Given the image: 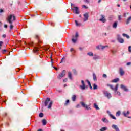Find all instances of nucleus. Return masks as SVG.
<instances>
[{
  "mask_svg": "<svg viewBox=\"0 0 131 131\" xmlns=\"http://www.w3.org/2000/svg\"><path fill=\"white\" fill-rule=\"evenodd\" d=\"M102 77H103V78H107V75L104 74L102 75Z\"/></svg>",
  "mask_w": 131,
  "mask_h": 131,
  "instance_id": "nucleus-41",
  "label": "nucleus"
},
{
  "mask_svg": "<svg viewBox=\"0 0 131 131\" xmlns=\"http://www.w3.org/2000/svg\"><path fill=\"white\" fill-rule=\"evenodd\" d=\"M120 111H118L116 113V116H120Z\"/></svg>",
  "mask_w": 131,
  "mask_h": 131,
  "instance_id": "nucleus-36",
  "label": "nucleus"
},
{
  "mask_svg": "<svg viewBox=\"0 0 131 131\" xmlns=\"http://www.w3.org/2000/svg\"><path fill=\"white\" fill-rule=\"evenodd\" d=\"M6 52H7V50L4 49L2 51V53L3 54H5V53H6Z\"/></svg>",
  "mask_w": 131,
  "mask_h": 131,
  "instance_id": "nucleus-44",
  "label": "nucleus"
},
{
  "mask_svg": "<svg viewBox=\"0 0 131 131\" xmlns=\"http://www.w3.org/2000/svg\"><path fill=\"white\" fill-rule=\"evenodd\" d=\"M67 80H68L67 78L64 79L63 80V82H67Z\"/></svg>",
  "mask_w": 131,
  "mask_h": 131,
  "instance_id": "nucleus-50",
  "label": "nucleus"
},
{
  "mask_svg": "<svg viewBox=\"0 0 131 131\" xmlns=\"http://www.w3.org/2000/svg\"><path fill=\"white\" fill-rule=\"evenodd\" d=\"M93 78L94 81H97V76H96V74H93Z\"/></svg>",
  "mask_w": 131,
  "mask_h": 131,
  "instance_id": "nucleus-22",
  "label": "nucleus"
},
{
  "mask_svg": "<svg viewBox=\"0 0 131 131\" xmlns=\"http://www.w3.org/2000/svg\"><path fill=\"white\" fill-rule=\"evenodd\" d=\"M66 75V70H63L57 76L58 79H61Z\"/></svg>",
  "mask_w": 131,
  "mask_h": 131,
  "instance_id": "nucleus-4",
  "label": "nucleus"
},
{
  "mask_svg": "<svg viewBox=\"0 0 131 131\" xmlns=\"http://www.w3.org/2000/svg\"><path fill=\"white\" fill-rule=\"evenodd\" d=\"M68 76L71 80H72V74L71 73V72H68Z\"/></svg>",
  "mask_w": 131,
  "mask_h": 131,
  "instance_id": "nucleus-16",
  "label": "nucleus"
},
{
  "mask_svg": "<svg viewBox=\"0 0 131 131\" xmlns=\"http://www.w3.org/2000/svg\"><path fill=\"white\" fill-rule=\"evenodd\" d=\"M89 86H90V88L91 90H92L93 87H92V85H89Z\"/></svg>",
  "mask_w": 131,
  "mask_h": 131,
  "instance_id": "nucleus-60",
  "label": "nucleus"
},
{
  "mask_svg": "<svg viewBox=\"0 0 131 131\" xmlns=\"http://www.w3.org/2000/svg\"><path fill=\"white\" fill-rule=\"evenodd\" d=\"M2 25H3V23H2V22L0 21V27L1 26H2Z\"/></svg>",
  "mask_w": 131,
  "mask_h": 131,
  "instance_id": "nucleus-61",
  "label": "nucleus"
},
{
  "mask_svg": "<svg viewBox=\"0 0 131 131\" xmlns=\"http://www.w3.org/2000/svg\"><path fill=\"white\" fill-rule=\"evenodd\" d=\"M107 113L109 115L111 118H112L113 119H115V120H116V117H114V116L111 114V113H110V112L107 111Z\"/></svg>",
  "mask_w": 131,
  "mask_h": 131,
  "instance_id": "nucleus-15",
  "label": "nucleus"
},
{
  "mask_svg": "<svg viewBox=\"0 0 131 131\" xmlns=\"http://www.w3.org/2000/svg\"><path fill=\"white\" fill-rule=\"evenodd\" d=\"M33 51L34 53H37L39 51V49L37 47H34Z\"/></svg>",
  "mask_w": 131,
  "mask_h": 131,
  "instance_id": "nucleus-24",
  "label": "nucleus"
},
{
  "mask_svg": "<svg viewBox=\"0 0 131 131\" xmlns=\"http://www.w3.org/2000/svg\"><path fill=\"white\" fill-rule=\"evenodd\" d=\"M81 83L82 84V85H80V88L81 90L83 91L84 90H85L86 89V86L85 85V83H84V81H83V80L81 81Z\"/></svg>",
  "mask_w": 131,
  "mask_h": 131,
  "instance_id": "nucleus-7",
  "label": "nucleus"
},
{
  "mask_svg": "<svg viewBox=\"0 0 131 131\" xmlns=\"http://www.w3.org/2000/svg\"><path fill=\"white\" fill-rule=\"evenodd\" d=\"M79 106H80L79 104H78V105H77L76 107L77 108H79Z\"/></svg>",
  "mask_w": 131,
  "mask_h": 131,
  "instance_id": "nucleus-58",
  "label": "nucleus"
},
{
  "mask_svg": "<svg viewBox=\"0 0 131 131\" xmlns=\"http://www.w3.org/2000/svg\"><path fill=\"white\" fill-rule=\"evenodd\" d=\"M93 60H99V59H100V56L97 54H93Z\"/></svg>",
  "mask_w": 131,
  "mask_h": 131,
  "instance_id": "nucleus-12",
  "label": "nucleus"
},
{
  "mask_svg": "<svg viewBox=\"0 0 131 131\" xmlns=\"http://www.w3.org/2000/svg\"><path fill=\"white\" fill-rule=\"evenodd\" d=\"M93 90H98V85H97V84H93Z\"/></svg>",
  "mask_w": 131,
  "mask_h": 131,
  "instance_id": "nucleus-31",
  "label": "nucleus"
},
{
  "mask_svg": "<svg viewBox=\"0 0 131 131\" xmlns=\"http://www.w3.org/2000/svg\"><path fill=\"white\" fill-rule=\"evenodd\" d=\"M120 88L122 89V90H123L125 92H128V89H127V87L125 86V85L123 84L120 85Z\"/></svg>",
  "mask_w": 131,
  "mask_h": 131,
  "instance_id": "nucleus-9",
  "label": "nucleus"
},
{
  "mask_svg": "<svg viewBox=\"0 0 131 131\" xmlns=\"http://www.w3.org/2000/svg\"><path fill=\"white\" fill-rule=\"evenodd\" d=\"M2 37H3V38H6V34H3V35H2Z\"/></svg>",
  "mask_w": 131,
  "mask_h": 131,
  "instance_id": "nucleus-52",
  "label": "nucleus"
},
{
  "mask_svg": "<svg viewBox=\"0 0 131 131\" xmlns=\"http://www.w3.org/2000/svg\"><path fill=\"white\" fill-rule=\"evenodd\" d=\"M117 40L120 43H123L124 42V40L120 37V35H117Z\"/></svg>",
  "mask_w": 131,
  "mask_h": 131,
  "instance_id": "nucleus-8",
  "label": "nucleus"
},
{
  "mask_svg": "<svg viewBox=\"0 0 131 131\" xmlns=\"http://www.w3.org/2000/svg\"><path fill=\"white\" fill-rule=\"evenodd\" d=\"M4 28H8V26L7 25H4Z\"/></svg>",
  "mask_w": 131,
  "mask_h": 131,
  "instance_id": "nucleus-56",
  "label": "nucleus"
},
{
  "mask_svg": "<svg viewBox=\"0 0 131 131\" xmlns=\"http://www.w3.org/2000/svg\"><path fill=\"white\" fill-rule=\"evenodd\" d=\"M106 130H108V127H102L100 129V131H106Z\"/></svg>",
  "mask_w": 131,
  "mask_h": 131,
  "instance_id": "nucleus-21",
  "label": "nucleus"
},
{
  "mask_svg": "<svg viewBox=\"0 0 131 131\" xmlns=\"http://www.w3.org/2000/svg\"><path fill=\"white\" fill-rule=\"evenodd\" d=\"M82 7L83 8H85L86 9H88V7H86V6H85V5H83Z\"/></svg>",
  "mask_w": 131,
  "mask_h": 131,
  "instance_id": "nucleus-55",
  "label": "nucleus"
},
{
  "mask_svg": "<svg viewBox=\"0 0 131 131\" xmlns=\"http://www.w3.org/2000/svg\"><path fill=\"white\" fill-rule=\"evenodd\" d=\"M111 52L113 54H115V53H116V50H112Z\"/></svg>",
  "mask_w": 131,
  "mask_h": 131,
  "instance_id": "nucleus-45",
  "label": "nucleus"
},
{
  "mask_svg": "<svg viewBox=\"0 0 131 131\" xmlns=\"http://www.w3.org/2000/svg\"><path fill=\"white\" fill-rule=\"evenodd\" d=\"M102 18L99 19V21L102 22L103 23H105L106 22V19H105V16L103 15H101Z\"/></svg>",
  "mask_w": 131,
  "mask_h": 131,
  "instance_id": "nucleus-14",
  "label": "nucleus"
},
{
  "mask_svg": "<svg viewBox=\"0 0 131 131\" xmlns=\"http://www.w3.org/2000/svg\"><path fill=\"white\" fill-rule=\"evenodd\" d=\"M123 16L125 18L126 17V13H124Z\"/></svg>",
  "mask_w": 131,
  "mask_h": 131,
  "instance_id": "nucleus-54",
  "label": "nucleus"
},
{
  "mask_svg": "<svg viewBox=\"0 0 131 131\" xmlns=\"http://www.w3.org/2000/svg\"><path fill=\"white\" fill-rule=\"evenodd\" d=\"M119 72L121 76H123V75H124V71H123L122 68H120Z\"/></svg>",
  "mask_w": 131,
  "mask_h": 131,
  "instance_id": "nucleus-13",
  "label": "nucleus"
},
{
  "mask_svg": "<svg viewBox=\"0 0 131 131\" xmlns=\"http://www.w3.org/2000/svg\"><path fill=\"white\" fill-rule=\"evenodd\" d=\"M73 72L74 74H77V73L76 72V70L74 69L73 70Z\"/></svg>",
  "mask_w": 131,
  "mask_h": 131,
  "instance_id": "nucleus-40",
  "label": "nucleus"
},
{
  "mask_svg": "<svg viewBox=\"0 0 131 131\" xmlns=\"http://www.w3.org/2000/svg\"><path fill=\"white\" fill-rule=\"evenodd\" d=\"M107 86L110 87V89L112 90V91H114L115 93H117L118 96H120L121 93L120 92L117 91L118 90V84H117L115 86V88H113V85H110V84H107Z\"/></svg>",
  "mask_w": 131,
  "mask_h": 131,
  "instance_id": "nucleus-3",
  "label": "nucleus"
},
{
  "mask_svg": "<svg viewBox=\"0 0 131 131\" xmlns=\"http://www.w3.org/2000/svg\"><path fill=\"white\" fill-rule=\"evenodd\" d=\"M81 106L83 107V108H85V107H86V104H85V103H84V102H81Z\"/></svg>",
  "mask_w": 131,
  "mask_h": 131,
  "instance_id": "nucleus-30",
  "label": "nucleus"
},
{
  "mask_svg": "<svg viewBox=\"0 0 131 131\" xmlns=\"http://www.w3.org/2000/svg\"><path fill=\"white\" fill-rule=\"evenodd\" d=\"M72 100L74 102L75 100H76V95H73L72 97Z\"/></svg>",
  "mask_w": 131,
  "mask_h": 131,
  "instance_id": "nucleus-32",
  "label": "nucleus"
},
{
  "mask_svg": "<svg viewBox=\"0 0 131 131\" xmlns=\"http://www.w3.org/2000/svg\"><path fill=\"white\" fill-rule=\"evenodd\" d=\"M70 51H71V52H74V50L73 49V48H71Z\"/></svg>",
  "mask_w": 131,
  "mask_h": 131,
  "instance_id": "nucleus-49",
  "label": "nucleus"
},
{
  "mask_svg": "<svg viewBox=\"0 0 131 131\" xmlns=\"http://www.w3.org/2000/svg\"><path fill=\"white\" fill-rule=\"evenodd\" d=\"M131 21V16L129 17L127 19L126 21V24L127 25L129 24L130 22Z\"/></svg>",
  "mask_w": 131,
  "mask_h": 131,
  "instance_id": "nucleus-20",
  "label": "nucleus"
},
{
  "mask_svg": "<svg viewBox=\"0 0 131 131\" xmlns=\"http://www.w3.org/2000/svg\"><path fill=\"white\" fill-rule=\"evenodd\" d=\"M118 20H121V15L118 16Z\"/></svg>",
  "mask_w": 131,
  "mask_h": 131,
  "instance_id": "nucleus-48",
  "label": "nucleus"
},
{
  "mask_svg": "<svg viewBox=\"0 0 131 131\" xmlns=\"http://www.w3.org/2000/svg\"><path fill=\"white\" fill-rule=\"evenodd\" d=\"M88 56H89V57H93V56H94V54L93 53V52H88L87 53Z\"/></svg>",
  "mask_w": 131,
  "mask_h": 131,
  "instance_id": "nucleus-27",
  "label": "nucleus"
},
{
  "mask_svg": "<svg viewBox=\"0 0 131 131\" xmlns=\"http://www.w3.org/2000/svg\"><path fill=\"white\" fill-rule=\"evenodd\" d=\"M83 16H84L83 21L84 22H86V21H88V19H89V14L85 13L83 15Z\"/></svg>",
  "mask_w": 131,
  "mask_h": 131,
  "instance_id": "nucleus-10",
  "label": "nucleus"
},
{
  "mask_svg": "<svg viewBox=\"0 0 131 131\" xmlns=\"http://www.w3.org/2000/svg\"><path fill=\"white\" fill-rule=\"evenodd\" d=\"M102 0H98V3H101Z\"/></svg>",
  "mask_w": 131,
  "mask_h": 131,
  "instance_id": "nucleus-62",
  "label": "nucleus"
},
{
  "mask_svg": "<svg viewBox=\"0 0 131 131\" xmlns=\"http://www.w3.org/2000/svg\"><path fill=\"white\" fill-rule=\"evenodd\" d=\"M86 81L88 85H89V86L91 85V82H90V81L87 80H86Z\"/></svg>",
  "mask_w": 131,
  "mask_h": 131,
  "instance_id": "nucleus-42",
  "label": "nucleus"
},
{
  "mask_svg": "<svg viewBox=\"0 0 131 131\" xmlns=\"http://www.w3.org/2000/svg\"><path fill=\"white\" fill-rule=\"evenodd\" d=\"M122 35H123V36L124 37H126V38H127V39H128V38H129V36H128L127 34H124V33H123V34H122Z\"/></svg>",
  "mask_w": 131,
  "mask_h": 131,
  "instance_id": "nucleus-28",
  "label": "nucleus"
},
{
  "mask_svg": "<svg viewBox=\"0 0 131 131\" xmlns=\"http://www.w3.org/2000/svg\"><path fill=\"white\" fill-rule=\"evenodd\" d=\"M117 7H120V5L118 4V5H117Z\"/></svg>",
  "mask_w": 131,
  "mask_h": 131,
  "instance_id": "nucleus-64",
  "label": "nucleus"
},
{
  "mask_svg": "<svg viewBox=\"0 0 131 131\" xmlns=\"http://www.w3.org/2000/svg\"><path fill=\"white\" fill-rule=\"evenodd\" d=\"M118 81H119V78H116V79H113V80L112 81V82L116 83V82H118Z\"/></svg>",
  "mask_w": 131,
  "mask_h": 131,
  "instance_id": "nucleus-26",
  "label": "nucleus"
},
{
  "mask_svg": "<svg viewBox=\"0 0 131 131\" xmlns=\"http://www.w3.org/2000/svg\"><path fill=\"white\" fill-rule=\"evenodd\" d=\"M122 114L124 115V116H125V117H127V115L129 114V111H128L127 112L124 111L122 112Z\"/></svg>",
  "mask_w": 131,
  "mask_h": 131,
  "instance_id": "nucleus-17",
  "label": "nucleus"
},
{
  "mask_svg": "<svg viewBox=\"0 0 131 131\" xmlns=\"http://www.w3.org/2000/svg\"><path fill=\"white\" fill-rule=\"evenodd\" d=\"M3 41H0V47H2V46H3Z\"/></svg>",
  "mask_w": 131,
  "mask_h": 131,
  "instance_id": "nucleus-51",
  "label": "nucleus"
},
{
  "mask_svg": "<svg viewBox=\"0 0 131 131\" xmlns=\"http://www.w3.org/2000/svg\"><path fill=\"white\" fill-rule=\"evenodd\" d=\"M7 21L9 23V24H13V22L16 20V17L13 14H11L7 18Z\"/></svg>",
  "mask_w": 131,
  "mask_h": 131,
  "instance_id": "nucleus-2",
  "label": "nucleus"
},
{
  "mask_svg": "<svg viewBox=\"0 0 131 131\" xmlns=\"http://www.w3.org/2000/svg\"><path fill=\"white\" fill-rule=\"evenodd\" d=\"M72 56H74V55H75V51L72 52Z\"/></svg>",
  "mask_w": 131,
  "mask_h": 131,
  "instance_id": "nucleus-46",
  "label": "nucleus"
},
{
  "mask_svg": "<svg viewBox=\"0 0 131 131\" xmlns=\"http://www.w3.org/2000/svg\"><path fill=\"white\" fill-rule=\"evenodd\" d=\"M96 48L97 50H102V45H98V46H96Z\"/></svg>",
  "mask_w": 131,
  "mask_h": 131,
  "instance_id": "nucleus-29",
  "label": "nucleus"
},
{
  "mask_svg": "<svg viewBox=\"0 0 131 131\" xmlns=\"http://www.w3.org/2000/svg\"><path fill=\"white\" fill-rule=\"evenodd\" d=\"M10 29L12 30L13 28H14V26H13L12 24H10Z\"/></svg>",
  "mask_w": 131,
  "mask_h": 131,
  "instance_id": "nucleus-38",
  "label": "nucleus"
},
{
  "mask_svg": "<svg viewBox=\"0 0 131 131\" xmlns=\"http://www.w3.org/2000/svg\"><path fill=\"white\" fill-rule=\"evenodd\" d=\"M101 120L103 122H104V123H108V122H109V121L106 118H102Z\"/></svg>",
  "mask_w": 131,
  "mask_h": 131,
  "instance_id": "nucleus-19",
  "label": "nucleus"
},
{
  "mask_svg": "<svg viewBox=\"0 0 131 131\" xmlns=\"http://www.w3.org/2000/svg\"><path fill=\"white\" fill-rule=\"evenodd\" d=\"M75 24L76 26H81V24H78V23L77 21V20H75Z\"/></svg>",
  "mask_w": 131,
  "mask_h": 131,
  "instance_id": "nucleus-35",
  "label": "nucleus"
},
{
  "mask_svg": "<svg viewBox=\"0 0 131 131\" xmlns=\"http://www.w3.org/2000/svg\"><path fill=\"white\" fill-rule=\"evenodd\" d=\"M42 122L43 125H46L47 124V121L45 119L42 120Z\"/></svg>",
  "mask_w": 131,
  "mask_h": 131,
  "instance_id": "nucleus-33",
  "label": "nucleus"
},
{
  "mask_svg": "<svg viewBox=\"0 0 131 131\" xmlns=\"http://www.w3.org/2000/svg\"><path fill=\"white\" fill-rule=\"evenodd\" d=\"M53 68H54V69H55V70H58V69L55 67H53Z\"/></svg>",
  "mask_w": 131,
  "mask_h": 131,
  "instance_id": "nucleus-59",
  "label": "nucleus"
},
{
  "mask_svg": "<svg viewBox=\"0 0 131 131\" xmlns=\"http://www.w3.org/2000/svg\"><path fill=\"white\" fill-rule=\"evenodd\" d=\"M38 131H42V130L41 129H39Z\"/></svg>",
  "mask_w": 131,
  "mask_h": 131,
  "instance_id": "nucleus-63",
  "label": "nucleus"
},
{
  "mask_svg": "<svg viewBox=\"0 0 131 131\" xmlns=\"http://www.w3.org/2000/svg\"><path fill=\"white\" fill-rule=\"evenodd\" d=\"M106 48H108V46H102L101 45V50H104V49H106Z\"/></svg>",
  "mask_w": 131,
  "mask_h": 131,
  "instance_id": "nucleus-34",
  "label": "nucleus"
},
{
  "mask_svg": "<svg viewBox=\"0 0 131 131\" xmlns=\"http://www.w3.org/2000/svg\"><path fill=\"white\" fill-rule=\"evenodd\" d=\"M117 22L115 21L113 25V28H117Z\"/></svg>",
  "mask_w": 131,
  "mask_h": 131,
  "instance_id": "nucleus-25",
  "label": "nucleus"
},
{
  "mask_svg": "<svg viewBox=\"0 0 131 131\" xmlns=\"http://www.w3.org/2000/svg\"><path fill=\"white\" fill-rule=\"evenodd\" d=\"M48 104H49V105L48 108V109H51V108H52V105H53V101L51 100V98H47L44 102V105L46 106H48Z\"/></svg>",
  "mask_w": 131,
  "mask_h": 131,
  "instance_id": "nucleus-1",
  "label": "nucleus"
},
{
  "mask_svg": "<svg viewBox=\"0 0 131 131\" xmlns=\"http://www.w3.org/2000/svg\"><path fill=\"white\" fill-rule=\"evenodd\" d=\"M77 37H78V33H76L75 35L73 36V38L72 39V41L74 43H75L77 41Z\"/></svg>",
  "mask_w": 131,
  "mask_h": 131,
  "instance_id": "nucleus-6",
  "label": "nucleus"
},
{
  "mask_svg": "<svg viewBox=\"0 0 131 131\" xmlns=\"http://www.w3.org/2000/svg\"><path fill=\"white\" fill-rule=\"evenodd\" d=\"M85 109H86V110H91V107H90V105H86Z\"/></svg>",
  "mask_w": 131,
  "mask_h": 131,
  "instance_id": "nucleus-37",
  "label": "nucleus"
},
{
  "mask_svg": "<svg viewBox=\"0 0 131 131\" xmlns=\"http://www.w3.org/2000/svg\"><path fill=\"white\" fill-rule=\"evenodd\" d=\"M68 103H69V100H67L66 102L65 105H67V104H68Z\"/></svg>",
  "mask_w": 131,
  "mask_h": 131,
  "instance_id": "nucleus-47",
  "label": "nucleus"
},
{
  "mask_svg": "<svg viewBox=\"0 0 131 131\" xmlns=\"http://www.w3.org/2000/svg\"><path fill=\"white\" fill-rule=\"evenodd\" d=\"M75 11V14H79V10H78V7H74Z\"/></svg>",
  "mask_w": 131,
  "mask_h": 131,
  "instance_id": "nucleus-18",
  "label": "nucleus"
},
{
  "mask_svg": "<svg viewBox=\"0 0 131 131\" xmlns=\"http://www.w3.org/2000/svg\"><path fill=\"white\" fill-rule=\"evenodd\" d=\"M103 95H104L105 97H106V98L108 99H111V98L112 97L111 93H109L108 91H103Z\"/></svg>",
  "mask_w": 131,
  "mask_h": 131,
  "instance_id": "nucleus-5",
  "label": "nucleus"
},
{
  "mask_svg": "<svg viewBox=\"0 0 131 131\" xmlns=\"http://www.w3.org/2000/svg\"><path fill=\"white\" fill-rule=\"evenodd\" d=\"M39 116V117H43V113H40Z\"/></svg>",
  "mask_w": 131,
  "mask_h": 131,
  "instance_id": "nucleus-39",
  "label": "nucleus"
},
{
  "mask_svg": "<svg viewBox=\"0 0 131 131\" xmlns=\"http://www.w3.org/2000/svg\"><path fill=\"white\" fill-rule=\"evenodd\" d=\"M128 52H129V53H131V46H129L128 47Z\"/></svg>",
  "mask_w": 131,
  "mask_h": 131,
  "instance_id": "nucleus-43",
  "label": "nucleus"
},
{
  "mask_svg": "<svg viewBox=\"0 0 131 131\" xmlns=\"http://www.w3.org/2000/svg\"><path fill=\"white\" fill-rule=\"evenodd\" d=\"M131 64V62H128V63H127V66H129V65H130Z\"/></svg>",
  "mask_w": 131,
  "mask_h": 131,
  "instance_id": "nucleus-53",
  "label": "nucleus"
},
{
  "mask_svg": "<svg viewBox=\"0 0 131 131\" xmlns=\"http://www.w3.org/2000/svg\"><path fill=\"white\" fill-rule=\"evenodd\" d=\"M112 128H113V129H115L116 131H120L119 130V128L116 125H115V124L112 125Z\"/></svg>",
  "mask_w": 131,
  "mask_h": 131,
  "instance_id": "nucleus-11",
  "label": "nucleus"
},
{
  "mask_svg": "<svg viewBox=\"0 0 131 131\" xmlns=\"http://www.w3.org/2000/svg\"><path fill=\"white\" fill-rule=\"evenodd\" d=\"M94 107L96 109V110H99L100 109V108H99V106H98V104H97V103L94 104Z\"/></svg>",
  "mask_w": 131,
  "mask_h": 131,
  "instance_id": "nucleus-23",
  "label": "nucleus"
},
{
  "mask_svg": "<svg viewBox=\"0 0 131 131\" xmlns=\"http://www.w3.org/2000/svg\"><path fill=\"white\" fill-rule=\"evenodd\" d=\"M4 12V10L3 9H0V13H3Z\"/></svg>",
  "mask_w": 131,
  "mask_h": 131,
  "instance_id": "nucleus-57",
  "label": "nucleus"
}]
</instances>
